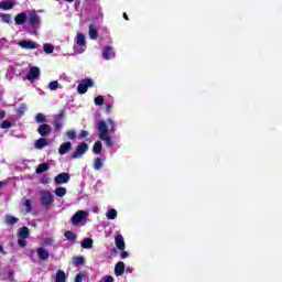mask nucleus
Wrapping results in <instances>:
<instances>
[{
  "label": "nucleus",
  "mask_w": 282,
  "mask_h": 282,
  "mask_svg": "<svg viewBox=\"0 0 282 282\" xmlns=\"http://www.w3.org/2000/svg\"><path fill=\"white\" fill-rule=\"evenodd\" d=\"M107 124L110 126L111 133L116 132V121L113 119H107L106 121H99L97 123V128L99 131V139L102 140V142L106 143V147H113V140L111 139V135H109V128H107Z\"/></svg>",
  "instance_id": "1"
},
{
  "label": "nucleus",
  "mask_w": 282,
  "mask_h": 282,
  "mask_svg": "<svg viewBox=\"0 0 282 282\" xmlns=\"http://www.w3.org/2000/svg\"><path fill=\"white\" fill-rule=\"evenodd\" d=\"M87 50V42L85 41V34L77 33L75 37L74 52L76 54H83Z\"/></svg>",
  "instance_id": "2"
},
{
  "label": "nucleus",
  "mask_w": 282,
  "mask_h": 282,
  "mask_svg": "<svg viewBox=\"0 0 282 282\" xmlns=\"http://www.w3.org/2000/svg\"><path fill=\"white\" fill-rule=\"evenodd\" d=\"M40 202L44 208H50L54 204V195L50 191L40 192Z\"/></svg>",
  "instance_id": "3"
},
{
  "label": "nucleus",
  "mask_w": 282,
  "mask_h": 282,
  "mask_svg": "<svg viewBox=\"0 0 282 282\" xmlns=\"http://www.w3.org/2000/svg\"><path fill=\"white\" fill-rule=\"evenodd\" d=\"M86 151H89V145L85 142H82L77 145L76 150L73 152L72 158L78 160L85 155Z\"/></svg>",
  "instance_id": "4"
},
{
  "label": "nucleus",
  "mask_w": 282,
  "mask_h": 282,
  "mask_svg": "<svg viewBox=\"0 0 282 282\" xmlns=\"http://www.w3.org/2000/svg\"><path fill=\"white\" fill-rule=\"evenodd\" d=\"M89 87H94V80L84 79L79 83L77 91L78 94H87V89H89Z\"/></svg>",
  "instance_id": "5"
},
{
  "label": "nucleus",
  "mask_w": 282,
  "mask_h": 282,
  "mask_svg": "<svg viewBox=\"0 0 282 282\" xmlns=\"http://www.w3.org/2000/svg\"><path fill=\"white\" fill-rule=\"evenodd\" d=\"M18 45L22 50H36V43L30 40H21L18 42Z\"/></svg>",
  "instance_id": "6"
},
{
  "label": "nucleus",
  "mask_w": 282,
  "mask_h": 282,
  "mask_svg": "<svg viewBox=\"0 0 282 282\" xmlns=\"http://www.w3.org/2000/svg\"><path fill=\"white\" fill-rule=\"evenodd\" d=\"M87 217H89L87 212L79 210L73 216L72 221L73 224H80V221H83V219H87Z\"/></svg>",
  "instance_id": "7"
},
{
  "label": "nucleus",
  "mask_w": 282,
  "mask_h": 282,
  "mask_svg": "<svg viewBox=\"0 0 282 282\" xmlns=\"http://www.w3.org/2000/svg\"><path fill=\"white\" fill-rule=\"evenodd\" d=\"M28 19H29V23L30 25L36 26L39 25V15L36 14V11H28Z\"/></svg>",
  "instance_id": "8"
},
{
  "label": "nucleus",
  "mask_w": 282,
  "mask_h": 282,
  "mask_svg": "<svg viewBox=\"0 0 282 282\" xmlns=\"http://www.w3.org/2000/svg\"><path fill=\"white\" fill-rule=\"evenodd\" d=\"M41 75V69L36 66L32 67L26 75L28 80H35Z\"/></svg>",
  "instance_id": "9"
},
{
  "label": "nucleus",
  "mask_w": 282,
  "mask_h": 282,
  "mask_svg": "<svg viewBox=\"0 0 282 282\" xmlns=\"http://www.w3.org/2000/svg\"><path fill=\"white\" fill-rule=\"evenodd\" d=\"M115 243L118 250L124 251V248H127V245L124 243V237H122L120 234L115 237Z\"/></svg>",
  "instance_id": "10"
},
{
  "label": "nucleus",
  "mask_w": 282,
  "mask_h": 282,
  "mask_svg": "<svg viewBox=\"0 0 282 282\" xmlns=\"http://www.w3.org/2000/svg\"><path fill=\"white\" fill-rule=\"evenodd\" d=\"M54 182L55 184H67V182H69V174L61 173L57 176H55Z\"/></svg>",
  "instance_id": "11"
},
{
  "label": "nucleus",
  "mask_w": 282,
  "mask_h": 282,
  "mask_svg": "<svg viewBox=\"0 0 282 282\" xmlns=\"http://www.w3.org/2000/svg\"><path fill=\"white\" fill-rule=\"evenodd\" d=\"M15 24L17 25H23L25 21H28V12H22L15 15L14 18Z\"/></svg>",
  "instance_id": "12"
},
{
  "label": "nucleus",
  "mask_w": 282,
  "mask_h": 282,
  "mask_svg": "<svg viewBox=\"0 0 282 282\" xmlns=\"http://www.w3.org/2000/svg\"><path fill=\"white\" fill-rule=\"evenodd\" d=\"M102 56H104L105 61H109L110 58H113V56H116V54L113 53V47L106 46L102 52Z\"/></svg>",
  "instance_id": "13"
},
{
  "label": "nucleus",
  "mask_w": 282,
  "mask_h": 282,
  "mask_svg": "<svg viewBox=\"0 0 282 282\" xmlns=\"http://www.w3.org/2000/svg\"><path fill=\"white\" fill-rule=\"evenodd\" d=\"M52 131V127H50V124H41L37 128V132L40 133V135H42L43 138H45V135H47L50 132Z\"/></svg>",
  "instance_id": "14"
},
{
  "label": "nucleus",
  "mask_w": 282,
  "mask_h": 282,
  "mask_svg": "<svg viewBox=\"0 0 282 282\" xmlns=\"http://www.w3.org/2000/svg\"><path fill=\"white\" fill-rule=\"evenodd\" d=\"M72 150V142H65L59 145L58 153L59 155H65V153H68Z\"/></svg>",
  "instance_id": "15"
},
{
  "label": "nucleus",
  "mask_w": 282,
  "mask_h": 282,
  "mask_svg": "<svg viewBox=\"0 0 282 282\" xmlns=\"http://www.w3.org/2000/svg\"><path fill=\"white\" fill-rule=\"evenodd\" d=\"M88 34H89V39H91V41H96V39H98V29L96 28L95 24L89 25Z\"/></svg>",
  "instance_id": "16"
},
{
  "label": "nucleus",
  "mask_w": 282,
  "mask_h": 282,
  "mask_svg": "<svg viewBox=\"0 0 282 282\" xmlns=\"http://www.w3.org/2000/svg\"><path fill=\"white\" fill-rule=\"evenodd\" d=\"M18 237L20 239H28L30 237V228L28 227H22L18 230Z\"/></svg>",
  "instance_id": "17"
},
{
  "label": "nucleus",
  "mask_w": 282,
  "mask_h": 282,
  "mask_svg": "<svg viewBox=\"0 0 282 282\" xmlns=\"http://www.w3.org/2000/svg\"><path fill=\"white\" fill-rule=\"evenodd\" d=\"M116 276H122L124 274V262H118L115 267Z\"/></svg>",
  "instance_id": "18"
},
{
  "label": "nucleus",
  "mask_w": 282,
  "mask_h": 282,
  "mask_svg": "<svg viewBox=\"0 0 282 282\" xmlns=\"http://www.w3.org/2000/svg\"><path fill=\"white\" fill-rule=\"evenodd\" d=\"M37 257L39 259H42L43 261H46V259H50V252L43 248L37 249Z\"/></svg>",
  "instance_id": "19"
},
{
  "label": "nucleus",
  "mask_w": 282,
  "mask_h": 282,
  "mask_svg": "<svg viewBox=\"0 0 282 282\" xmlns=\"http://www.w3.org/2000/svg\"><path fill=\"white\" fill-rule=\"evenodd\" d=\"M67 275L65 274V271L58 270L55 276V282H66Z\"/></svg>",
  "instance_id": "20"
},
{
  "label": "nucleus",
  "mask_w": 282,
  "mask_h": 282,
  "mask_svg": "<svg viewBox=\"0 0 282 282\" xmlns=\"http://www.w3.org/2000/svg\"><path fill=\"white\" fill-rule=\"evenodd\" d=\"M13 8H14V2L12 1L0 2V10H12Z\"/></svg>",
  "instance_id": "21"
},
{
  "label": "nucleus",
  "mask_w": 282,
  "mask_h": 282,
  "mask_svg": "<svg viewBox=\"0 0 282 282\" xmlns=\"http://www.w3.org/2000/svg\"><path fill=\"white\" fill-rule=\"evenodd\" d=\"M94 247V240L91 238H86L82 241V248L89 250Z\"/></svg>",
  "instance_id": "22"
},
{
  "label": "nucleus",
  "mask_w": 282,
  "mask_h": 282,
  "mask_svg": "<svg viewBox=\"0 0 282 282\" xmlns=\"http://www.w3.org/2000/svg\"><path fill=\"white\" fill-rule=\"evenodd\" d=\"M47 139L45 138H40L39 140L35 141V149H44V147H47Z\"/></svg>",
  "instance_id": "23"
},
{
  "label": "nucleus",
  "mask_w": 282,
  "mask_h": 282,
  "mask_svg": "<svg viewBox=\"0 0 282 282\" xmlns=\"http://www.w3.org/2000/svg\"><path fill=\"white\" fill-rule=\"evenodd\" d=\"M45 171H50V164L42 163L37 166L35 173H37V175H41V173H45Z\"/></svg>",
  "instance_id": "24"
},
{
  "label": "nucleus",
  "mask_w": 282,
  "mask_h": 282,
  "mask_svg": "<svg viewBox=\"0 0 282 282\" xmlns=\"http://www.w3.org/2000/svg\"><path fill=\"white\" fill-rule=\"evenodd\" d=\"M93 151L96 155H100L102 153V143L100 141L95 142Z\"/></svg>",
  "instance_id": "25"
},
{
  "label": "nucleus",
  "mask_w": 282,
  "mask_h": 282,
  "mask_svg": "<svg viewBox=\"0 0 282 282\" xmlns=\"http://www.w3.org/2000/svg\"><path fill=\"white\" fill-rule=\"evenodd\" d=\"M104 164H105V161H102V159L96 158L94 161L95 171H100V169H102Z\"/></svg>",
  "instance_id": "26"
},
{
  "label": "nucleus",
  "mask_w": 282,
  "mask_h": 282,
  "mask_svg": "<svg viewBox=\"0 0 282 282\" xmlns=\"http://www.w3.org/2000/svg\"><path fill=\"white\" fill-rule=\"evenodd\" d=\"M56 197H65L67 195V188L65 187H57L55 189Z\"/></svg>",
  "instance_id": "27"
},
{
  "label": "nucleus",
  "mask_w": 282,
  "mask_h": 282,
  "mask_svg": "<svg viewBox=\"0 0 282 282\" xmlns=\"http://www.w3.org/2000/svg\"><path fill=\"white\" fill-rule=\"evenodd\" d=\"M6 224H8L9 226H14V224H19V218L13 216H7Z\"/></svg>",
  "instance_id": "28"
},
{
  "label": "nucleus",
  "mask_w": 282,
  "mask_h": 282,
  "mask_svg": "<svg viewBox=\"0 0 282 282\" xmlns=\"http://www.w3.org/2000/svg\"><path fill=\"white\" fill-rule=\"evenodd\" d=\"M23 206L25 207V212L26 213H31L32 212V200L24 199L23 200Z\"/></svg>",
  "instance_id": "29"
},
{
  "label": "nucleus",
  "mask_w": 282,
  "mask_h": 282,
  "mask_svg": "<svg viewBox=\"0 0 282 282\" xmlns=\"http://www.w3.org/2000/svg\"><path fill=\"white\" fill-rule=\"evenodd\" d=\"M107 219H116V217H118V212L116 209H110L107 214H106Z\"/></svg>",
  "instance_id": "30"
},
{
  "label": "nucleus",
  "mask_w": 282,
  "mask_h": 282,
  "mask_svg": "<svg viewBox=\"0 0 282 282\" xmlns=\"http://www.w3.org/2000/svg\"><path fill=\"white\" fill-rule=\"evenodd\" d=\"M43 50L45 52V54H53L54 53V46H52V44H44L43 45Z\"/></svg>",
  "instance_id": "31"
},
{
  "label": "nucleus",
  "mask_w": 282,
  "mask_h": 282,
  "mask_svg": "<svg viewBox=\"0 0 282 282\" xmlns=\"http://www.w3.org/2000/svg\"><path fill=\"white\" fill-rule=\"evenodd\" d=\"M0 19H2L3 23H10V21H12V15L8 13H1Z\"/></svg>",
  "instance_id": "32"
},
{
  "label": "nucleus",
  "mask_w": 282,
  "mask_h": 282,
  "mask_svg": "<svg viewBox=\"0 0 282 282\" xmlns=\"http://www.w3.org/2000/svg\"><path fill=\"white\" fill-rule=\"evenodd\" d=\"M85 263V259L83 257H74L73 264L75 265H83Z\"/></svg>",
  "instance_id": "33"
},
{
  "label": "nucleus",
  "mask_w": 282,
  "mask_h": 282,
  "mask_svg": "<svg viewBox=\"0 0 282 282\" xmlns=\"http://www.w3.org/2000/svg\"><path fill=\"white\" fill-rule=\"evenodd\" d=\"M95 105H97V107H101V105H105V97H102L101 95L97 96L95 98Z\"/></svg>",
  "instance_id": "34"
},
{
  "label": "nucleus",
  "mask_w": 282,
  "mask_h": 282,
  "mask_svg": "<svg viewBox=\"0 0 282 282\" xmlns=\"http://www.w3.org/2000/svg\"><path fill=\"white\" fill-rule=\"evenodd\" d=\"M57 88H58V82L54 80L48 84V89H51V91H56Z\"/></svg>",
  "instance_id": "35"
},
{
  "label": "nucleus",
  "mask_w": 282,
  "mask_h": 282,
  "mask_svg": "<svg viewBox=\"0 0 282 282\" xmlns=\"http://www.w3.org/2000/svg\"><path fill=\"white\" fill-rule=\"evenodd\" d=\"M65 237H66V239H68L69 241H76V236H75L74 232H72V231H66V232H65Z\"/></svg>",
  "instance_id": "36"
},
{
  "label": "nucleus",
  "mask_w": 282,
  "mask_h": 282,
  "mask_svg": "<svg viewBox=\"0 0 282 282\" xmlns=\"http://www.w3.org/2000/svg\"><path fill=\"white\" fill-rule=\"evenodd\" d=\"M35 122H45V115H43V113H37L36 116H35Z\"/></svg>",
  "instance_id": "37"
},
{
  "label": "nucleus",
  "mask_w": 282,
  "mask_h": 282,
  "mask_svg": "<svg viewBox=\"0 0 282 282\" xmlns=\"http://www.w3.org/2000/svg\"><path fill=\"white\" fill-rule=\"evenodd\" d=\"M28 109V106L25 104H21L20 107L18 108V111L20 112V116H23Z\"/></svg>",
  "instance_id": "38"
},
{
  "label": "nucleus",
  "mask_w": 282,
  "mask_h": 282,
  "mask_svg": "<svg viewBox=\"0 0 282 282\" xmlns=\"http://www.w3.org/2000/svg\"><path fill=\"white\" fill-rule=\"evenodd\" d=\"M10 127H12V123H10V121L4 120L1 124H0V129H10Z\"/></svg>",
  "instance_id": "39"
},
{
  "label": "nucleus",
  "mask_w": 282,
  "mask_h": 282,
  "mask_svg": "<svg viewBox=\"0 0 282 282\" xmlns=\"http://www.w3.org/2000/svg\"><path fill=\"white\" fill-rule=\"evenodd\" d=\"M25 239L26 238H20L18 240V245L20 246V248H25V246H28V241Z\"/></svg>",
  "instance_id": "40"
},
{
  "label": "nucleus",
  "mask_w": 282,
  "mask_h": 282,
  "mask_svg": "<svg viewBox=\"0 0 282 282\" xmlns=\"http://www.w3.org/2000/svg\"><path fill=\"white\" fill-rule=\"evenodd\" d=\"M66 135L69 140H74V138H76V131L69 130L66 132Z\"/></svg>",
  "instance_id": "41"
},
{
  "label": "nucleus",
  "mask_w": 282,
  "mask_h": 282,
  "mask_svg": "<svg viewBox=\"0 0 282 282\" xmlns=\"http://www.w3.org/2000/svg\"><path fill=\"white\" fill-rule=\"evenodd\" d=\"M87 135H89V132H87L86 130H82L78 134V139L84 140V138H87Z\"/></svg>",
  "instance_id": "42"
},
{
  "label": "nucleus",
  "mask_w": 282,
  "mask_h": 282,
  "mask_svg": "<svg viewBox=\"0 0 282 282\" xmlns=\"http://www.w3.org/2000/svg\"><path fill=\"white\" fill-rule=\"evenodd\" d=\"M83 279H85V275H83V273H78L75 278V282H83Z\"/></svg>",
  "instance_id": "43"
},
{
  "label": "nucleus",
  "mask_w": 282,
  "mask_h": 282,
  "mask_svg": "<svg viewBox=\"0 0 282 282\" xmlns=\"http://www.w3.org/2000/svg\"><path fill=\"white\" fill-rule=\"evenodd\" d=\"M111 104H107L106 105V111H107V113H111Z\"/></svg>",
  "instance_id": "44"
},
{
  "label": "nucleus",
  "mask_w": 282,
  "mask_h": 282,
  "mask_svg": "<svg viewBox=\"0 0 282 282\" xmlns=\"http://www.w3.org/2000/svg\"><path fill=\"white\" fill-rule=\"evenodd\" d=\"M127 257H129V252L128 251H122L121 252V259H127Z\"/></svg>",
  "instance_id": "45"
},
{
  "label": "nucleus",
  "mask_w": 282,
  "mask_h": 282,
  "mask_svg": "<svg viewBox=\"0 0 282 282\" xmlns=\"http://www.w3.org/2000/svg\"><path fill=\"white\" fill-rule=\"evenodd\" d=\"M9 280L14 281V272L9 271Z\"/></svg>",
  "instance_id": "46"
},
{
  "label": "nucleus",
  "mask_w": 282,
  "mask_h": 282,
  "mask_svg": "<svg viewBox=\"0 0 282 282\" xmlns=\"http://www.w3.org/2000/svg\"><path fill=\"white\" fill-rule=\"evenodd\" d=\"M2 118H6V112L4 111L0 112V120H2Z\"/></svg>",
  "instance_id": "47"
},
{
  "label": "nucleus",
  "mask_w": 282,
  "mask_h": 282,
  "mask_svg": "<svg viewBox=\"0 0 282 282\" xmlns=\"http://www.w3.org/2000/svg\"><path fill=\"white\" fill-rule=\"evenodd\" d=\"M0 252L2 253V254H6V251H3V247L0 245Z\"/></svg>",
  "instance_id": "48"
},
{
  "label": "nucleus",
  "mask_w": 282,
  "mask_h": 282,
  "mask_svg": "<svg viewBox=\"0 0 282 282\" xmlns=\"http://www.w3.org/2000/svg\"><path fill=\"white\" fill-rule=\"evenodd\" d=\"M3 186H6V183L0 182V188H3Z\"/></svg>",
  "instance_id": "49"
},
{
  "label": "nucleus",
  "mask_w": 282,
  "mask_h": 282,
  "mask_svg": "<svg viewBox=\"0 0 282 282\" xmlns=\"http://www.w3.org/2000/svg\"><path fill=\"white\" fill-rule=\"evenodd\" d=\"M123 18L126 19V21H129V17H127V13L123 14Z\"/></svg>",
  "instance_id": "50"
},
{
  "label": "nucleus",
  "mask_w": 282,
  "mask_h": 282,
  "mask_svg": "<svg viewBox=\"0 0 282 282\" xmlns=\"http://www.w3.org/2000/svg\"><path fill=\"white\" fill-rule=\"evenodd\" d=\"M61 123H57L56 126H55V129H61Z\"/></svg>",
  "instance_id": "51"
},
{
  "label": "nucleus",
  "mask_w": 282,
  "mask_h": 282,
  "mask_svg": "<svg viewBox=\"0 0 282 282\" xmlns=\"http://www.w3.org/2000/svg\"><path fill=\"white\" fill-rule=\"evenodd\" d=\"M65 1H67L68 3H74V0H65Z\"/></svg>",
  "instance_id": "52"
},
{
  "label": "nucleus",
  "mask_w": 282,
  "mask_h": 282,
  "mask_svg": "<svg viewBox=\"0 0 282 282\" xmlns=\"http://www.w3.org/2000/svg\"><path fill=\"white\" fill-rule=\"evenodd\" d=\"M127 272H131V270L127 269Z\"/></svg>",
  "instance_id": "53"
}]
</instances>
